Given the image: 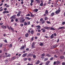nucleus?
<instances>
[{
	"label": "nucleus",
	"mask_w": 65,
	"mask_h": 65,
	"mask_svg": "<svg viewBox=\"0 0 65 65\" xmlns=\"http://www.w3.org/2000/svg\"><path fill=\"white\" fill-rule=\"evenodd\" d=\"M7 27L8 29H10V28H9V26H7Z\"/></svg>",
	"instance_id": "774afa93"
},
{
	"label": "nucleus",
	"mask_w": 65,
	"mask_h": 65,
	"mask_svg": "<svg viewBox=\"0 0 65 65\" xmlns=\"http://www.w3.org/2000/svg\"><path fill=\"white\" fill-rule=\"evenodd\" d=\"M43 18H41L40 19V22H42V21H43Z\"/></svg>",
	"instance_id": "72a5a7b5"
},
{
	"label": "nucleus",
	"mask_w": 65,
	"mask_h": 65,
	"mask_svg": "<svg viewBox=\"0 0 65 65\" xmlns=\"http://www.w3.org/2000/svg\"><path fill=\"white\" fill-rule=\"evenodd\" d=\"M3 23H0V25H3Z\"/></svg>",
	"instance_id": "052dcab7"
},
{
	"label": "nucleus",
	"mask_w": 65,
	"mask_h": 65,
	"mask_svg": "<svg viewBox=\"0 0 65 65\" xmlns=\"http://www.w3.org/2000/svg\"><path fill=\"white\" fill-rule=\"evenodd\" d=\"M35 27H36V28H37V29H38V30H39V29H40V27H41L39 25H38L37 26H36Z\"/></svg>",
	"instance_id": "1a4fd4ad"
},
{
	"label": "nucleus",
	"mask_w": 65,
	"mask_h": 65,
	"mask_svg": "<svg viewBox=\"0 0 65 65\" xmlns=\"http://www.w3.org/2000/svg\"><path fill=\"white\" fill-rule=\"evenodd\" d=\"M38 9H34V10H33V11L34 12H37V11H38Z\"/></svg>",
	"instance_id": "2eb2a0df"
},
{
	"label": "nucleus",
	"mask_w": 65,
	"mask_h": 65,
	"mask_svg": "<svg viewBox=\"0 0 65 65\" xmlns=\"http://www.w3.org/2000/svg\"><path fill=\"white\" fill-rule=\"evenodd\" d=\"M54 45V47H57V46H58L57 45Z\"/></svg>",
	"instance_id": "6e6d98bb"
},
{
	"label": "nucleus",
	"mask_w": 65,
	"mask_h": 65,
	"mask_svg": "<svg viewBox=\"0 0 65 65\" xmlns=\"http://www.w3.org/2000/svg\"><path fill=\"white\" fill-rule=\"evenodd\" d=\"M64 27L63 26L62 27H59V28H58V30H59V29H64Z\"/></svg>",
	"instance_id": "b1692460"
},
{
	"label": "nucleus",
	"mask_w": 65,
	"mask_h": 65,
	"mask_svg": "<svg viewBox=\"0 0 65 65\" xmlns=\"http://www.w3.org/2000/svg\"><path fill=\"white\" fill-rule=\"evenodd\" d=\"M36 55H34L33 56V58H36Z\"/></svg>",
	"instance_id": "49530a36"
},
{
	"label": "nucleus",
	"mask_w": 65,
	"mask_h": 65,
	"mask_svg": "<svg viewBox=\"0 0 65 65\" xmlns=\"http://www.w3.org/2000/svg\"><path fill=\"white\" fill-rule=\"evenodd\" d=\"M27 55V53H25L24 54L22 55V57H25Z\"/></svg>",
	"instance_id": "a211bd4d"
},
{
	"label": "nucleus",
	"mask_w": 65,
	"mask_h": 65,
	"mask_svg": "<svg viewBox=\"0 0 65 65\" xmlns=\"http://www.w3.org/2000/svg\"><path fill=\"white\" fill-rule=\"evenodd\" d=\"M15 21L16 22H17L18 21V18H16L15 20Z\"/></svg>",
	"instance_id": "3c124183"
},
{
	"label": "nucleus",
	"mask_w": 65,
	"mask_h": 65,
	"mask_svg": "<svg viewBox=\"0 0 65 65\" xmlns=\"http://www.w3.org/2000/svg\"><path fill=\"white\" fill-rule=\"evenodd\" d=\"M40 5L41 6H43V3L42 2L40 4Z\"/></svg>",
	"instance_id": "f704fd0d"
},
{
	"label": "nucleus",
	"mask_w": 65,
	"mask_h": 65,
	"mask_svg": "<svg viewBox=\"0 0 65 65\" xmlns=\"http://www.w3.org/2000/svg\"><path fill=\"white\" fill-rule=\"evenodd\" d=\"M27 59H28V60L29 61H30L31 60V58L28 57V58Z\"/></svg>",
	"instance_id": "c03bdc74"
},
{
	"label": "nucleus",
	"mask_w": 65,
	"mask_h": 65,
	"mask_svg": "<svg viewBox=\"0 0 65 65\" xmlns=\"http://www.w3.org/2000/svg\"><path fill=\"white\" fill-rule=\"evenodd\" d=\"M26 16H28V17L30 16V14H27L26 15Z\"/></svg>",
	"instance_id": "5fc2aeb1"
},
{
	"label": "nucleus",
	"mask_w": 65,
	"mask_h": 65,
	"mask_svg": "<svg viewBox=\"0 0 65 65\" xmlns=\"http://www.w3.org/2000/svg\"><path fill=\"white\" fill-rule=\"evenodd\" d=\"M11 22H13V19H12L11 20Z\"/></svg>",
	"instance_id": "0e129e2a"
},
{
	"label": "nucleus",
	"mask_w": 65,
	"mask_h": 65,
	"mask_svg": "<svg viewBox=\"0 0 65 65\" xmlns=\"http://www.w3.org/2000/svg\"><path fill=\"white\" fill-rule=\"evenodd\" d=\"M11 55L10 54H9L7 56V57H10Z\"/></svg>",
	"instance_id": "8fccbe9b"
},
{
	"label": "nucleus",
	"mask_w": 65,
	"mask_h": 65,
	"mask_svg": "<svg viewBox=\"0 0 65 65\" xmlns=\"http://www.w3.org/2000/svg\"><path fill=\"white\" fill-rule=\"evenodd\" d=\"M54 35H53V34H52V35L50 36L51 39H53V38H54Z\"/></svg>",
	"instance_id": "dca6fc26"
},
{
	"label": "nucleus",
	"mask_w": 65,
	"mask_h": 65,
	"mask_svg": "<svg viewBox=\"0 0 65 65\" xmlns=\"http://www.w3.org/2000/svg\"><path fill=\"white\" fill-rule=\"evenodd\" d=\"M27 25V23H26V22H25L24 23V25L25 26H26Z\"/></svg>",
	"instance_id": "ea45409f"
},
{
	"label": "nucleus",
	"mask_w": 65,
	"mask_h": 65,
	"mask_svg": "<svg viewBox=\"0 0 65 65\" xmlns=\"http://www.w3.org/2000/svg\"><path fill=\"white\" fill-rule=\"evenodd\" d=\"M37 35H38V36H39V35H40V33H37Z\"/></svg>",
	"instance_id": "680f3d73"
},
{
	"label": "nucleus",
	"mask_w": 65,
	"mask_h": 65,
	"mask_svg": "<svg viewBox=\"0 0 65 65\" xmlns=\"http://www.w3.org/2000/svg\"><path fill=\"white\" fill-rule=\"evenodd\" d=\"M30 15L31 17H34V15L32 14V13L31 12H30Z\"/></svg>",
	"instance_id": "f3484780"
},
{
	"label": "nucleus",
	"mask_w": 65,
	"mask_h": 65,
	"mask_svg": "<svg viewBox=\"0 0 65 65\" xmlns=\"http://www.w3.org/2000/svg\"><path fill=\"white\" fill-rule=\"evenodd\" d=\"M51 30H55V29L51 27L50 28Z\"/></svg>",
	"instance_id": "a878e982"
},
{
	"label": "nucleus",
	"mask_w": 65,
	"mask_h": 65,
	"mask_svg": "<svg viewBox=\"0 0 65 65\" xmlns=\"http://www.w3.org/2000/svg\"><path fill=\"white\" fill-rule=\"evenodd\" d=\"M55 14V13L54 12H52L51 13L50 15V16L51 17H53V15H54V14Z\"/></svg>",
	"instance_id": "4be33fe9"
},
{
	"label": "nucleus",
	"mask_w": 65,
	"mask_h": 65,
	"mask_svg": "<svg viewBox=\"0 0 65 65\" xmlns=\"http://www.w3.org/2000/svg\"><path fill=\"white\" fill-rule=\"evenodd\" d=\"M34 39V37H32L31 39V41H33V40Z\"/></svg>",
	"instance_id": "a19ab883"
},
{
	"label": "nucleus",
	"mask_w": 65,
	"mask_h": 65,
	"mask_svg": "<svg viewBox=\"0 0 65 65\" xmlns=\"http://www.w3.org/2000/svg\"><path fill=\"white\" fill-rule=\"evenodd\" d=\"M48 19V18H47V17H45L44 20L45 21H46V20H47Z\"/></svg>",
	"instance_id": "473e14b6"
},
{
	"label": "nucleus",
	"mask_w": 65,
	"mask_h": 65,
	"mask_svg": "<svg viewBox=\"0 0 65 65\" xmlns=\"http://www.w3.org/2000/svg\"><path fill=\"white\" fill-rule=\"evenodd\" d=\"M35 43L34 42H33V43L31 45V47H32V48H35V46H34Z\"/></svg>",
	"instance_id": "39448f33"
},
{
	"label": "nucleus",
	"mask_w": 65,
	"mask_h": 65,
	"mask_svg": "<svg viewBox=\"0 0 65 65\" xmlns=\"http://www.w3.org/2000/svg\"><path fill=\"white\" fill-rule=\"evenodd\" d=\"M44 29H47V30H49V29H50V27L48 26L44 27Z\"/></svg>",
	"instance_id": "9d476101"
},
{
	"label": "nucleus",
	"mask_w": 65,
	"mask_h": 65,
	"mask_svg": "<svg viewBox=\"0 0 65 65\" xmlns=\"http://www.w3.org/2000/svg\"><path fill=\"white\" fill-rule=\"evenodd\" d=\"M62 65H65V63L64 62H63L62 63Z\"/></svg>",
	"instance_id": "de8ad7c7"
},
{
	"label": "nucleus",
	"mask_w": 65,
	"mask_h": 65,
	"mask_svg": "<svg viewBox=\"0 0 65 65\" xmlns=\"http://www.w3.org/2000/svg\"><path fill=\"white\" fill-rule=\"evenodd\" d=\"M55 48V47H54V46L53 45L51 47V48H52V49H53V48Z\"/></svg>",
	"instance_id": "c9c22d12"
},
{
	"label": "nucleus",
	"mask_w": 65,
	"mask_h": 65,
	"mask_svg": "<svg viewBox=\"0 0 65 65\" xmlns=\"http://www.w3.org/2000/svg\"><path fill=\"white\" fill-rule=\"evenodd\" d=\"M4 42H5V43H7V40H6V39H5L4 40Z\"/></svg>",
	"instance_id": "e433bc0d"
},
{
	"label": "nucleus",
	"mask_w": 65,
	"mask_h": 65,
	"mask_svg": "<svg viewBox=\"0 0 65 65\" xmlns=\"http://www.w3.org/2000/svg\"><path fill=\"white\" fill-rule=\"evenodd\" d=\"M45 14H46L48 13V12L47 10H46L45 11Z\"/></svg>",
	"instance_id": "6ab92c4d"
},
{
	"label": "nucleus",
	"mask_w": 65,
	"mask_h": 65,
	"mask_svg": "<svg viewBox=\"0 0 65 65\" xmlns=\"http://www.w3.org/2000/svg\"><path fill=\"white\" fill-rule=\"evenodd\" d=\"M40 45V46H42V45H43V43L42 42H41L39 44Z\"/></svg>",
	"instance_id": "c85d7f7f"
},
{
	"label": "nucleus",
	"mask_w": 65,
	"mask_h": 65,
	"mask_svg": "<svg viewBox=\"0 0 65 65\" xmlns=\"http://www.w3.org/2000/svg\"><path fill=\"white\" fill-rule=\"evenodd\" d=\"M25 19L26 20H31V18H29V17H25Z\"/></svg>",
	"instance_id": "ddd939ff"
},
{
	"label": "nucleus",
	"mask_w": 65,
	"mask_h": 65,
	"mask_svg": "<svg viewBox=\"0 0 65 65\" xmlns=\"http://www.w3.org/2000/svg\"><path fill=\"white\" fill-rule=\"evenodd\" d=\"M65 24V22H62V24H61V25H64V24Z\"/></svg>",
	"instance_id": "58836bf2"
},
{
	"label": "nucleus",
	"mask_w": 65,
	"mask_h": 65,
	"mask_svg": "<svg viewBox=\"0 0 65 65\" xmlns=\"http://www.w3.org/2000/svg\"><path fill=\"white\" fill-rule=\"evenodd\" d=\"M16 15H13V16L10 17V19H12V18H13V19H15L16 18V17H15Z\"/></svg>",
	"instance_id": "f03ea898"
},
{
	"label": "nucleus",
	"mask_w": 65,
	"mask_h": 65,
	"mask_svg": "<svg viewBox=\"0 0 65 65\" xmlns=\"http://www.w3.org/2000/svg\"><path fill=\"white\" fill-rule=\"evenodd\" d=\"M37 2V3H40V0H35Z\"/></svg>",
	"instance_id": "bb28decb"
},
{
	"label": "nucleus",
	"mask_w": 65,
	"mask_h": 65,
	"mask_svg": "<svg viewBox=\"0 0 65 65\" xmlns=\"http://www.w3.org/2000/svg\"><path fill=\"white\" fill-rule=\"evenodd\" d=\"M29 50V48H26V51H28Z\"/></svg>",
	"instance_id": "4d7b16f0"
},
{
	"label": "nucleus",
	"mask_w": 65,
	"mask_h": 65,
	"mask_svg": "<svg viewBox=\"0 0 65 65\" xmlns=\"http://www.w3.org/2000/svg\"><path fill=\"white\" fill-rule=\"evenodd\" d=\"M46 56H47V57H50V54H46Z\"/></svg>",
	"instance_id": "7c9ffc66"
},
{
	"label": "nucleus",
	"mask_w": 65,
	"mask_h": 65,
	"mask_svg": "<svg viewBox=\"0 0 65 65\" xmlns=\"http://www.w3.org/2000/svg\"><path fill=\"white\" fill-rule=\"evenodd\" d=\"M41 56H45V54L43 53L42 54Z\"/></svg>",
	"instance_id": "a18cd8bd"
},
{
	"label": "nucleus",
	"mask_w": 65,
	"mask_h": 65,
	"mask_svg": "<svg viewBox=\"0 0 65 65\" xmlns=\"http://www.w3.org/2000/svg\"><path fill=\"white\" fill-rule=\"evenodd\" d=\"M54 59V57H52L50 59V60H53Z\"/></svg>",
	"instance_id": "79ce46f5"
},
{
	"label": "nucleus",
	"mask_w": 65,
	"mask_h": 65,
	"mask_svg": "<svg viewBox=\"0 0 65 65\" xmlns=\"http://www.w3.org/2000/svg\"><path fill=\"white\" fill-rule=\"evenodd\" d=\"M40 62V61L39 60H37L35 64H38Z\"/></svg>",
	"instance_id": "412c9836"
},
{
	"label": "nucleus",
	"mask_w": 65,
	"mask_h": 65,
	"mask_svg": "<svg viewBox=\"0 0 65 65\" xmlns=\"http://www.w3.org/2000/svg\"><path fill=\"white\" fill-rule=\"evenodd\" d=\"M5 63H6V64H7V63H8V60H6L5 61Z\"/></svg>",
	"instance_id": "393cba45"
},
{
	"label": "nucleus",
	"mask_w": 65,
	"mask_h": 65,
	"mask_svg": "<svg viewBox=\"0 0 65 65\" xmlns=\"http://www.w3.org/2000/svg\"><path fill=\"white\" fill-rule=\"evenodd\" d=\"M47 24H50V22H49L48 21H47Z\"/></svg>",
	"instance_id": "338daca9"
},
{
	"label": "nucleus",
	"mask_w": 65,
	"mask_h": 65,
	"mask_svg": "<svg viewBox=\"0 0 65 65\" xmlns=\"http://www.w3.org/2000/svg\"><path fill=\"white\" fill-rule=\"evenodd\" d=\"M48 60V58H45L44 59V61H46V60Z\"/></svg>",
	"instance_id": "4c0bfd02"
},
{
	"label": "nucleus",
	"mask_w": 65,
	"mask_h": 65,
	"mask_svg": "<svg viewBox=\"0 0 65 65\" xmlns=\"http://www.w3.org/2000/svg\"><path fill=\"white\" fill-rule=\"evenodd\" d=\"M3 45V44L2 43H0V47H2V46Z\"/></svg>",
	"instance_id": "2f4dec72"
},
{
	"label": "nucleus",
	"mask_w": 65,
	"mask_h": 65,
	"mask_svg": "<svg viewBox=\"0 0 65 65\" xmlns=\"http://www.w3.org/2000/svg\"><path fill=\"white\" fill-rule=\"evenodd\" d=\"M33 55V54H28L27 55V57H32Z\"/></svg>",
	"instance_id": "423d86ee"
},
{
	"label": "nucleus",
	"mask_w": 65,
	"mask_h": 65,
	"mask_svg": "<svg viewBox=\"0 0 65 65\" xmlns=\"http://www.w3.org/2000/svg\"><path fill=\"white\" fill-rule=\"evenodd\" d=\"M54 35L55 36H57V34H56L55 33L54 34Z\"/></svg>",
	"instance_id": "13d9d810"
},
{
	"label": "nucleus",
	"mask_w": 65,
	"mask_h": 65,
	"mask_svg": "<svg viewBox=\"0 0 65 65\" xmlns=\"http://www.w3.org/2000/svg\"><path fill=\"white\" fill-rule=\"evenodd\" d=\"M1 27L3 29H5L6 28V26H5L4 25H2L1 26Z\"/></svg>",
	"instance_id": "6e6552de"
},
{
	"label": "nucleus",
	"mask_w": 65,
	"mask_h": 65,
	"mask_svg": "<svg viewBox=\"0 0 65 65\" xmlns=\"http://www.w3.org/2000/svg\"><path fill=\"white\" fill-rule=\"evenodd\" d=\"M16 58V57L14 56L13 57H12L11 58V60H15Z\"/></svg>",
	"instance_id": "aec40b11"
},
{
	"label": "nucleus",
	"mask_w": 65,
	"mask_h": 65,
	"mask_svg": "<svg viewBox=\"0 0 65 65\" xmlns=\"http://www.w3.org/2000/svg\"><path fill=\"white\" fill-rule=\"evenodd\" d=\"M21 38V37H19V38H18V40H20Z\"/></svg>",
	"instance_id": "e2e57ef3"
},
{
	"label": "nucleus",
	"mask_w": 65,
	"mask_h": 65,
	"mask_svg": "<svg viewBox=\"0 0 65 65\" xmlns=\"http://www.w3.org/2000/svg\"><path fill=\"white\" fill-rule=\"evenodd\" d=\"M22 13V12L21 11H19L18 13L17 14V17H20V14H21Z\"/></svg>",
	"instance_id": "20e7f679"
},
{
	"label": "nucleus",
	"mask_w": 65,
	"mask_h": 65,
	"mask_svg": "<svg viewBox=\"0 0 65 65\" xmlns=\"http://www.w3.org/2000/svg\"><path fill=\"white\" fill-rule=\"evenodd\" d=\"M43 15L44 17H45L46 15V14L45 13V14H44Z\"/></svg>",
	"instance_id": "bf43d9fd"
},
{
	"label": "nucleus",
	"mask_w": 65,
	"mask_h": 65,
	"mask_svg": "<svg viewBox=\"0 0 65 65\" xmlns=\"http://www.w3.org/2000/svg\"><path fill=\"white\" fill-rule=\"evenodd\" d=\"M20 49L21 50H23V51H24L25 50V47L24 46H22V47L20 48Z\"/></svg>",
	"instance_id": "7ed1b4c3"
},
{
	"label": "nucleus",
	"mask_w": 65,
	"mask_h": 65,
	"mask_svg": "<svg viewBox=\"0 0 65 65\" xmlns=\"http://www.w3.org/2000/svg\"><path fill=\"white\" fill-rule=\"evenodd\" d=\"M34 0H30V1H31V3H32L34 2Z\"/></svg>",
	"instance_id": "864d4df0"
},
{
	"label": "nucleus",
	"mask_w": 65,
	"mask_h": 65,
	"mask_svg": "<svg viewBox=\"0 0 65 65\" xmlns=\"http://www.w3.org/2000/svg\"><path fill=\"white\" fill-rule=\"evenodd\" d=\"M31 34H34V31L33 30H31Z\"/></svg>",
	"instance_id": "c756f323"
},
{
	"label": "nucleus",
	"mask_w": 65,
	"mask_h": 65,
	"mask_svg": "<svg viewBox=\"0 0 65 65\" xmlns=\"http://www.w3.org/2000/svg\"><path fill=\"white\" fill-rule=\"evenodd\" d=\"M45 23V21L44 20H43L42 21L41 23L42 24H44Z\"/></svg>",
	"instance_id": "cd10ccee"
},
{
	"label": "nucleus",
	"mask_w": 65,
	"mask_h": 65,
	"mask_svg": "<svg viewBox=\"0 0 65 65\" xmlns=\"http://www.w3.org/2000/svg\"><path fill=\"white\" fill-rule=\"evenodd\" d=\"M50 63V61H47L45 63V65H48L49 64V63Z\"/></svg>",
	"instance_id": "5701e85b"
},
{
	"label": "nucleus",
	"mask_w": 65,
	"mask_h": 65,
	"mask_svg": "<svg viewBox=\"0 0 65 65\" xmlns=\"http://www.w3.org/2000/svg\"><path fill=\"white\" fill-rule=\"evenodd\" d=\"M11 29V31H12L13 32H14V29H13V28H12Z\"/></svg>",
	"instance_id": "603ef678"
},
{
	"label": "nucleus",
	"mask_w": 65,
	"mask_h": 65,
	"mask_svg": "<svg viewBox=\"0 0 65 65\" xmlns=\"http://www.w3.org/2000/svg\"><path fill=\"white\" fill-rule=\"evenodd\" d=\"M54 57H56V58H58V56H57L56 55H54Z\"/></svg>",
	"instance_id": "69168bd1"
},
{
	"label": "nucleus",
	"mask_w": 65,
	"mask_h": 65,
	"mask_svg": "<svg viewBox=\"0 0 65 65\" xmlns=\"http://www.w3.org/2000/svg\"><path fill=\"white\" fill-rule=\"evenodd\" d=\"M25 21V19H23L22 20L21 22H22L23 23V22H24V21Z\"/></svg>",
	"instance_id": "09e8293b"
},
{
	"label": "nucleus",
	"mask_w": 65,
	"mask_h": 65,
	"mask_svg": "<svg viewBox=\"0 0 65 65\" xmlns=\"http://www.w3.org/2000/svg\"><path fill=\"white\" fill-rule=\"evenodd\" d=\"M9 13V12H8V11H5L3 12V14H5V13Z\"/></svg>",
	"instance_id": "0eeeda50"
},
{
	"label": "nucleus",
	"mask_w": 65,
	"mask_h": 65,
	"mask_svg": "<svg viewBox=\"0 0 65 65\" xmlns=\"http://www.w3.org/2000/svg\"><path fill=\"white\" fill-rule=\"evenodd\" d=\"M60 11H61L60 10L58 9L55 12V14H58L60 12Z\"/></svg>",
	"instance_id": "f257e3e1"
},
{
	"label": "nucleus",
	"mask_w": 65,
	"mask_h": 65,
	"mask_svg": "<svg viewBox=\"0 0 65 65\" xmlns=\"http://www.w3.org/2000/svg\"><path fill=\"white\" fill-rule=\"evenodd\" d=\"M27 25H29L30 24V21H28L27 22Z\"/></svg>",
	"instance_id": "37998d69"
},
{
	"label": "nucleus",
	"mask_w": 65,
	"mask_h": 65,
	"mask_svg": "<svg viewBox=\"0 0 65 65\" xmlns=\"http://www.w3.org/2000/svg\"><path fill=\"white\" fill-rule=\"evenodd\" d=\"M29 35V34L28 33H26L25 35V36L26 38H27L28 37Z\"/></svg>",
	"instance_id": "9b49d317"
},
{
	"label": "nucleus",
	"mask_w": 65,
	"mask_h": 65,
	"mask_svg": "<svg viewBox=\"0 0 65 65\" xmlns=\"http://www.w3.org/2000/svg\"><path fill=\"white\" fill-rule=\"evenodd\" d=\"M60 59H63L64 58V57L63 56H60Z\"/></svg>",
	"instance_id": "f8f14e48"
},
{
	"label": "nucleus",
	"mask_w": 65,
	"mask_h": 65,
	"mask_svg": "<svg viewBox=\"0 0 65 65\" xmlns=\"http://www.w3.org/2000/svg\"><path fill=\"white\" fill-rule=\"evenodd\" d=\"M41 31L43 30L42 32L43 33H44V32H45V30L44 29V28H42L41 29Z\"/></svg>",
	"instance_id": "4468645a"
}]
</instances>
